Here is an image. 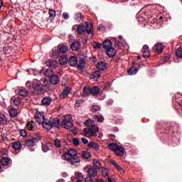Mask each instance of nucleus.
Returning a JSON list of instances; mask_svg holds the SVG:
<instances>
[{
	"label": "nucleus",
	"instance_id": "f257e3e1",
	"mask_svg": "<svg viewBox=\"0 0 182 182\" xmlns=\"http://www.w3.org/2000/svg\"><path fill=\"white\" fill-rule=\"evenodd\" d=\"M64 160H66L68 163H70L71 166H75L77 163H80V158L77 156V152L75 149H70L67 152L63 154Z\"/></svg>",
	"mask_w": 182,
	"mask_h": 182
},
{
	"label": "nucleus",
	"instance_id": "f03ea898",
	"mask_svg": "<svg viewBox=\"0 0 182 182\" xmlns=\"http://www.w3.org/2000/svg\"><path fill=\"white\" fill-rule=\"evenodd\" d=\"M86 26L80 24L77 27V33L78 35H85V33H87L88 35H90L92 33V36H93V25L90 24V28H89V22H85Z\"/></svg>",
	"mask_w": 182,
	"mask_h": 182
},
{
	"label": "nucleus",
	"instance_id": "7ed1b4c3",
	"mask_svg": "<svg viewBox=\"0 0 182 182\" xmlns=\"http://www.w3.org/2000/svg\"><path fill=\"white\" fill-rule=\"evenodd\" d=\"M99 132H100V130L99 129V127L85 128L83 129L84 136L85 137H89V138L96 137Z\"/></svg>",
	"mask_w": 182,
	"mask_h": 182
},
{
	"label": "nucleus",
	"instance_id": "20e7f679",
	"mask_svg": "<svg viewBox=\"0 0 182 182\" xmlns=\"http://www.w3.org/2000/svg\"><path fill=\"white\" fill-rule=\"evenodd\" d=\"M61 126L62 127H64V129H67V130L72 129V126H73V119L72 118V115H65L63 122H61Z\"/></svg>",
	"mask_w": 182,
	"mask_h": 182
},
{
	"label": "nucleus",
	"instance_id": "39448f33",
	"mask_svg": "<svg viewBox=\"0 0 182 182\" xmlns=\"http://www.w3.org/2000/svg\"><path fill=\"white\" fill-rule=\"evenodd\" d=\"M1 164L4 167H11L12 166V159L11 158H9L8 156H2L1 159H0Z\"/></svg>",
	"mask_w": 182,
	"mask_h": 182
},
{
	"label": "nucleus",
	"instance_id": "423d86ee",
	"mask_svg": "<svg viewBox=\"0 0 182 182\" xmlns=\"http://www.w3.org/2000/svg\"><path fill=\"white\" fill-rule=\"evenodd\" d=\"M164 44L161 43H156L154 47H153V50L156 52V53H159V55L163 53V50H164Z\"/></svg>",
	"mask_w": 182,
	"mask_h": 182
},
{
	"label": "nucleus",
	"instance_id": "0eeeda50",
	"mask_svg": "<svg viewBox=\"0 0 182 182\" xmlns=\"http://www.w3.org/2000/svg\"><path fill=\"white\" fill-rule=\"evenodd\" d=\"M46 66L50 68L52 70L53 69H56L58 68V65H59V62L53 60H48V61L46 62Z\"/></svg>",
	"mask_w": 182,
	"mask_h": 182
},
{
	"label": "nucleus",
	"instance_id": "6e6552de",
	"mask_svg": "<svg viewBox=\"0 0 182 182\" xmlns=\"http://www.w3.org/2000/svg\"><path fill=\"white\" fill-rule=\"evenodd\" d=\"M43 129H46V130H52L53 129L52 124V120L44 118V121L43 122Z\"/></svg>",
	"mask_w": 182,
	"mask_h": 182
},
{
	"label": "nucleus",
	"instance_id": "1a4fd4ad",
	"mask_svg": "<svg viewBox=\"0 0 182 182\" xmlns=\"http://www.w3.org/2000/svg\"><path fill=\"white\" fill-rule=\"evenodd\" d=\"M100 94V88L97 86L91 87L90 95L94 97H98Z\"/></svg>",
	"mask_w": 182,
	"mask_h": 182
},
{
	"label": "nucleus",
	"instance_id": "9d476101",
	"mask_svg": "<svg viewBox=\"0 0 182 182\" xmlns=\"http://www.w3.org/2000/svg\"><path fill=\"white\" fill-rule=\"evenodd\" d=\"M33 87H34V90L38 92V93L43 92V84L41 82L33 83Z\"/></svg>",
	"mask_w": 182,
	"mask_h": 182
},
{
	"label": "nucleus",
	"instance_id": "9b49d317",
	"mask_svg": "<svg viewBox=\"0 0 182 182\" xmlns=\"http://www.w3.org/2000/svg\"><path fill=\"white\" fill-rule=\"evenodd\" d=\"M141 52L143 58H150L151 53L150 49L149 48V46L144 45L141 49Z\"/></svg>",
	"mask_w": 182,
	"mask_h": 182
},
{
	"label": "nucleus",
	"instance_id": "f8f14e48",
	"mask_svg": "<svg viewBox=\"0 0 182 182\" xmlns=\"http://www.w3.org/2000/svg\"><path fill=\"white\" fill-rule=\"evenodd\" d=\"M71 91H72L71 87H65L60 95V99H66V97L69 96V93H70Z\"/></svg>",
	"mask_w": 182,
	"mask_h": 182
},
{
	"label": "nucleus",
	"instance_id": "ddd939ff",
	"mask_svg": "<svg viewBox=\"0 0 182 182\" xmlns=\"http://www.w3.org/2000/svg\"><path fill=\"white\" fill-rule=\"evenodd\" d=\"M100 76H102V72H100V70H96L92 73L90 79H92L93 80H97L100 79Z\"/></svg>",
	"mask_w": 182,
	"mask_h": 182
},
{
	"label": "nucleus",
	"instance_id": "4468645a",
	"mask_svg": "<svg viewBox=\"0 0 182 182\" xmlns=\"http://www.w3.org/2000/svg\"><path fill=\"white\" fill-rule=\"evenodd\" d=\"M74 19L77 22H83L85 16L80 11H77L74 14Z\"/></svg>",
	"mask_w": 182,
	"mask_h": 182
},
{
	"label": "nucleus",
	"instance_id": "2eb2a0df",
	"mask_svg": "<svg viewBox=\"0 0 182 182\" xmlns=\"http://www.w3.org/2000/svg\"><path fill=\"white\" fill-rule=\"evenodd\" d=\"M88 177L87 178H92L93 177H96L97 176V171L93 168H90L87 170Z\"/></svg>",
	"mask_w": 182,
	"mask_h": 182
},
{
	"label": "nucleus",
	"instance_id": "dca6fc26",
	"mask_svg": "<svg viewBox=\"0 0 182 182\" xmlns=\"http://www.w3.org/2000/svg\"><path fill=\"white\" fill-rule=\"evenodd\" d=\"M50 83L54 85L59 83V75H58V74L51 75L50 77Z\"/></svg>",
	"mask_w": 182,
	"mask_h": 182
},
{
	"label": "nucleus",
	"instance_id": "f3484780",
	"mask_svg": "<svg viewBox=\"0 0 182 182\" xmlns=\"http://www.w3.org/2000/svg\"><path fill=\"white\" fill-rule=\"evenodd\" d=\"M87 147H89V149H93L97 151V150H100V145L95 141H91L88 143Z\"/></svg>",
	"mask_w": 182,
	"mask_h": 182
},
{
	"label": "nucleus",
	"instance_id": "a211bd4d",
	"mask_svg": "<svg viewBox=\"0 0 182 182\" xmlns=\"http://www.w3.org/2000/svg\"><path fill=\"white\" fill-rule=\"evenodd\" d=\"M106 53L109 58H114V56H116L117 51L114 48L111 47L106 50Z\"/></svg>",
	"mask_w": 182,
	"mask_h": 182
},
{
	"label": "nucleus",
	"instance_id": "6ab92c4d",
	"mask_svg": "<svg viewBox=\"0 0 182 182\" xmlns=\"http://www.w3.org/2000/svg\"><path fill=\"white\" fill-rule=\"evenodd\" d=\"M24 145L26 146L27 149H31L36 145V142L34 140H33L32 139H27V140H26Z\"/></svg>",
	"mask_w": 182,
	"mask_h": 182
},
{
	"label": "nucleus",
	"instance_id": "aec40b11",
	"mask_svg": "<svg viewBox=\"0 0 182 182\" xmlns=\"http://www.w3.org/2000/svg\"><path fill=\"white\" fill-rule=\"evenodd\" d=\"M80 41H74L71 43L70 48L73 51H77L80 49Z\"/></svg>",
	"mask_w": 182,
	"mask_h": 182
},
{
	"label": "nucleus",
	"instance_id": "412c9836",
	"mask_svg": "<svg viewBox=\"0 0 182 182\" xmlns=\"http://www.w3.org/2000/svg\"><path fill=\"white\" fill-rule=\"evenodd\" d=\"M52 103V98L50 97H45L41 100V105L43 106H49Z\"/></svg>",
	"mask_w": 182,
	"mask_h": 182
},
{
	"label": "nucleus",
	"instance_id": "4be33fe9",
	"mask_svg": "<svg viewBox=\"0 0 182 182\" xmlns=\"http://www.w3.org/2000/svg\"><path fill=\"white\" fill-rule=\"evenodd\" d=\"M90 86H85L82 89V97H87V96H90Z\"/></svg>",
	"mask_w": 182,
	"mask_h": 182
},
{
	"label": "nucleus",
	"instance_id": "5701e85b",
	"mask_svg": "<svg viewBox=\"0 0 182 182\" xmlns=\"http://www.w3.org/2000/svg\"><path fill=\"white\" fill-rule=\"evenodd\" d=\"M42 150L44 153H46L50 150L52 147V144L49 142H44V144H42Z\"/></svg>",
	"mask_w": 182,
	"mask_h": 182
},
{
	"label": "nucleus",
	"instance_id": "b1692460",
	"mask_svg": "<svg viewBox=\"0 0 182 182\" xmlns=\"http://www.w3.org/2000/svg\"><path fill=\"white\" fill-rule=\"evenodd\" d=\"M102 46H103L104 49L106 50L109 49L110 48H112V46H113V43H112V41L110 40L106 39L103 42Z\"/></svg>",
	"mask_w": 182,
	"mask_h": 182
},
{
	"label": "nucleus",
	"instance_id": "393cba45",
	"mask_svg": "<svg viewBox=\"0 0 182 182\" xmlns=\"http://www.w3.org/2000/svg\"><path fill=\"white\" fill-rule=\"evenodd\" d=\"M115 154L117 156H120L121 157H123L124 155V148L122 146H118V148L116 149Z\"/></svg>",
	"mask_w": 182,
	"mask_h": 182
},
{
	"label": "nucleus",
	"instance_id": "a878e982",
	"mask_svg": "<svg viewBox=\"0 0 182 182\" xmlns=\"http://www.w3.org/2000/svg\"><path fill=\"white\" fill-rule=\"evenodd\" d=\"M68 63L70 66H76L77 65V58L76 56H71L68 60Z\"/></svg>",
	"mask_w": 182,
	"mask_h": 182
},
{
	"label": "nucleus",
	"instance_id": "bb28decb",
	"mask_svg": "<svg viewBox=\"0 0 182 182\" xmlns=\"http://www.w3.org/2000/svg\"><path fill=\"white\" fill-rule=\"evenodd\" d=\"M48 15L50 21H53L56 18V11L55 9H50L48 10Z\"/></svg>",
	"mask_w": 182,
	"mask_h": 182
},
{
	"label": "nucleus",
	"instance_id": "cd10ccee",
	"mask_svg": "<svg viewBox=\"0 0 182 182\" xmlns=\"http://www.w3.org/2000/svg\"><path fill=\"white\" fill-rule=\"evenodd\" d=\"M97 69H99V70H105V69H107V65H106V63H105L104 61H100L97 63Z\"/></svg>",
	"mask_w": 182,
	"mask_h": 182
},
{
	"label": "nucleus",
	"instance_id": "c85d7f7f",
	"mask_svg": "<svg viewBox=\"0 0 182 182\" xmlns=\"http://www.w3.org/2000/svg\"><path fill=\"white\" fill-rule=\"evenodd\" d=\"M84 124L88 127H97V124L95 123V121H92L91 119H87Z\"/></svg>",
	"mask_w": 182,
	"mask_h": 182
},
{
	"label": "nucleus",
	"instance_id": "c756f323",
	"mask_svg": "<svg viewBox=\"0 0 182 182\" xmlns=\"http://www.w3.org/2000/svg\"><path fill=\"white\" fill-rule=\"evenodd\" d=\"M51 122L53 124V127H57L59 129V126H60V119L59 118H53L51 119Z\"/></svg>",
	"mask_w": 182,
	"mask_h": 182
},
{
	"label": "nucleus",
	"instance_id": "7c9ffc66",
	"mask_svg": "<svg viewBox=\"0 0 182 182\" xmlns=\"http://www.w3.org/2000/svg\"><path fill=\"white\" fill-rule=\"evenodd\" d=\"M2 124H8V118H6V116L4 114H0V125Z\"/></svg>",
	"mask_w": 182,
	"mask_h": 182
},
{
	"label": "nucleus",
	"instance_id": "2f4dec72",
	"mask_svg": "<svg viewBox=\"0 0 182 182\" xmlns=\"http://www.w3.org/2000/svg\"><path fill=\"white\" fill-rule=\"evenodd\" d=\"M18 95L22 97H26L29 95V91L25 88L20 89L18 91Z\"/></svg>",
	"mask_w": 182,
	"mask_h": 182
},
{
	"label": "nucleus",
	"instance_id": "473e14b6",
	"mask_svg": "<svg viewBox=\"0 0 182 182\" xmlns=\"http://www.w3.org/2000/svg\"><path fill=\"white\" fill-rule=\"evenodd\" d=\"M92 119L94 122H99V123H103L105 122V117L100 115H93Z\"/></svg>",
	"mask_w": 182,
	"mask_h": 182
},
{
	"label": "nucleus",
	"instance_id": "72a5a7b5",
	"mask_svg": "<svg viewBox=\"0 0 182 182\" xmlns=\"http://www.w3.org/2000/svg\"><path fill=\"white\" fill-rule=\"evenodd\" d=\"M111 164H112V166H114L115 168L118 170V171H124V170H123V168H122V166H120V165L116 161H111Z\"/></svg>",
	"mask_w": 182,
	"mask_h": 182
},
{
	"label": "nucleus",
	"instance_id": "f704fd0d",
	"mask_svg": "<svg viewBox=\"0 0 182 182\" xmlns=\"http://www.w3.org/2000/svg\"><path fill=\"white\" fill-rule=\"evenodd\" d=\"M36 143H38L41 140V132H34L33 138L31 139Z\"/></svg>",
	"mask_w": 182,
	"mask_h": 182
},
{
	"label": "nucleus",
	"instance_id": "c9c22d12",
	"mask_svg": "<svg viewBox=\"0 0 182 182\" xmlns=\"http://www.w3.org/2000/svg\"><path fill=\"white\" fill-rule=\"evenodd\" d=\"M86 66V61L85 59L80 58L79 64L77 65V69H83Z\"/></svg>",
	"mask_w": 182,
	"mask_h": 182
},
{
	"label": "nucleus",
	"instance_id": "e433bc0d",
	"mask_svg": "<svg viewBox=\"0 0 182 182\" xmlns=\"http://www.w3.org/2000/svg\"><path fill=\"white\" fill-rule=\"evenodd\" d=\"M12 147L14 150H21L22 149V144L20 141H16L12 144Z\"/></svg>",
	"mask_w": 182,
	"mask_h": 182
},
{
	"label": "nucleus",
	"instance_id": "4c0bfd02",
	"mask_svg": "<svg viewBox=\"0 0 182 182\" xmlns=\"http://www.w3.org/2000/svg\"><path fill=\"white\" fill-rule=\"evenodd\" d=\"M35 119L37 123H38L39 124H43V122L45 120V117L43 115H40V117L36 116Z\"/></svg>",
	"mask_w": 182,
	"mask_h": 182
},
{
	"label": "nucleus",
	"instance_id": "58836bf2",
	"mask_svg": "<svg viewBox=\"0 0 182 182\" xmlns=\"http://www.w3.org/2000/svg\"><path fill=\"white\" fill-rule=\"evenodd\" d=\"M92 164L95 168H102V163L100 162V161L97 159H94L92 161Z\"/></svg>",
	"mask_w": 182,
	"mask_h": 182
},
{
	"label": "nucleus",
	"instance_id": "ea45409f",
	"mask_svg": "<svg viewBox=\"0 0 182 182\" xmlns=\"http://www.w3.org/2000/svg\"><path fill=\"white\" fill-rule=\"evenodd\" d=\"M68 56L63 55L59 58L60 65H66L68 63Z\"/></svg>",
	"mask_w": 182,
	"mask_h": 182
},
{
	"label": "nucleus",
	"instance_id": "a19ab883",
	"mask_svg": "<svg viewBox=\"0 0 182 182\" xmlns=\"http://www.w3.org/2000/svg\"><path fill=\"white\" fill-rule=\"evenodd\" d=\"M137 72H139L137 68L132 67L128 70V75L132 76L133 75H136Z\"/></svg>",
	"mask_w": 182,
	"mask_h": 182
},
{
	"label": "nucleus",
	"instance_id": "79ce46f5",
	"mask_svg": "<svg viewBox=\"0 0 182 182\" xmlns=\"http://www.w3.org/2000/svg\"><path fill=\"white\" fill-rule=\"evenodd\" d=\"M9 113L11 117H16V116H18V111L14 108H11Z\"/></svg>",
	"mask_w": 182,
	"mask_h": 182
},
{
	"label": "nucleus",
	"instance_id": "37998d69",
	"mask_svg": "<svg viewBox=\"0 0 182 182\" xmlns=\"http://www.w3.org/2000/svg\"><path fill=\"white\" fill-rule=\"evenodd\" d=\"M59 52L60 53H66V52H68V50H69V47L68 46H61L60 47H59Z\"/></svg>",
	"mask_w": 182,
	"mask_h": 182
},
{
	"label": "nucleus",
	"instance_id": "c03bdc74",
	"mask_svg": "<svg viewBox=\"0 0 182 182\" xmlns=\"http://www.w3.org/2000/svg\"><path fill=\"white\" fill-rule=\"evenodd\" d=\"M118 147H119V145H117V144H114V143H112L108 145V149H109V150H112V151H114V153H115L116 149Z\"/></svg>",
	"mask_w": 182,
	"mask_h": 182
},
{
	"label": "nucleus",
	"instance_id": "a18cd8bd",
	"mask_svg": "<svg viewBox=\"0 0 182 182\" xmlns=\"http://www.w3.org/2000/svg\"><path fill=\"white\" fill-rule=\"evenodd\" d=\"M54 146L57 149H60L62 147V144L60 143V140L59 139H55L54 140Z\"/></svg>",
	"mask_w": 182,
	"mask_h": 182
},
{
	"label": "nucleus",
	"instance_id": "49530a36",
	"mask_svg": "<svg viewBox=\"0 0 182 182\" xmlns=\"http://www.w3.org/2000/svg\"><path fill=\"white\" fill-rule=\"evenodd\" d=\"M60 55V52L59 50H54L51 53L52 58H54V59H58Z\"/></svg>",
	"mask_w": 182,
	"mask_h": 182
},
{
	"label": "nucleus",
	"instance_id": "de8ad7c7",
	"mask_svg": "<svg viewBox=\"0 0 182 182\" xmlns=\"http://www.w3.org/2000/svg\"><path fill=\"white\" fill-rule=\"evenodd\" d=\"M26 127L29 130V132H35V130H36V128L33 127V125L31 122L27 123Z\"/></svg>",
	"mask_w": 182,
	"mask_h": 182
},
{
	"label": "nucleus",
	"instance_id": "09e8293b",
	"mask_svg": "<svg viewBox=\"0 0 182 182\" xmlns=\"http://www.w3.org/2000/svg\"><path fill=\"white\" fill-rule=\"evenodd\" d=\"M92 46L94 47V49H99L100 48H102V43H99V42H96L94 41L92 43Z\"/></svg>",
	"mask_w": 182,
	"mask_h": 182
},
{
	"label": "nucleus",
	"instance_id": "8fccbe9b",
	"mask_svg": "<svg viewBox=\"0 0 182 182\" xmlns=\"http://www.w3.org/2000/svg\"><path fill=\"white\" fill-rule=\"evenodd\" d=\"M176 55L177 58L182 59V47H179L176 51Z\"/></svg>",
	"mask_w": 182,
	"mask_h": 182
},
{
	"label": "nucleus",
	"instance_id": "3c124183",
	"mask_svg": "<svg viewBox=\"0 0 182 182\" xmlns=\"http://www.w3.org/2000/svg\"><path fill=\"white\" fill-rule=\"evenodd\" d=\"M13 103L14 105H15V106H19L21 103H22V99H21L20 97H17L14 100H13Z\"/></svg>",
	"mask_w": 182,
	"mask_h": 182
},
{
	"label": "nucleus",
	"instance_id": "603ef678",
	"mask_svg": "<svg viewBox=\"0 0 182 182\" xmlns=\"http://www.w3.org/2000/svg\"><path fill=\"white\" fill-rule=\"evenodd\" d=\"M53 72V70L50 68H48L44 71V75L46 76V77H49L50 75V73Z\"/></svg>",
	"mask_w": 182,
	"mask_h": 182
},
{
	"label": "nucleus",
	"instance_id": "864d4df0",
	"mask_svg": "<svg viewBox=\"0 0 182 182\" xmlns=\"http://www.w3.org/2000/svg\"><path fill=\"white\" fill-rule=\"evenodd\" d=\"M82 157L83 159H85L86 160H87V159H90L91 155L90 153H89V151H83L82 152Z\"/></svg>",
	"mask_w": 182,
	"mask_h": 182
},
{
	"label": "nucleus",
	"instance_id": "5fc2aeb1",
	"mask_svg": "<svg viewBox=\"0 0 182 182\" xmlns=\"http://www.w3.org/2000/svg\"><path fill=\"white\" fill-rule=\"evenodd\" d=\"M100 110V107L99 105H92L91 111L92 112H99Z\"/></svg>",
	"mask_w": 182,
	"mask_h": 182
},
{
	"label": "nucleus",
	"instance_id": "6e6d98bb",
	"mask_svg": "<svg viewBox=\"0 0 182 182\" xmlns=\"http://www.w3.org/2000/svg\"><path fill=\"white\" fill-rule=\"evenodd\" d=\"M75 176L77 177L78 180H83L85 178V177L83 176V173L80 172H75Z\"/></svg>",
	"mask_w": 182,
	"mask_h": 182
},
{
	"label": "nucleus",
	"instance_id": "4d7b16f0",
	"mask_svg": "<svg viewBox=\"0 0 182 182\" xmlns=\"http://www.w3.org/2000/svg\"><path fill=\"white\" fill-rule=\"evenodd\" d=\"M137 21L138 22H146V21H147V17L139 16V17H137Z\"/></svg>",
	"mask_w": 182,
	"mask_h": 182
},
{
	"label": "nucleus",
	"instance_id": "13d9d810",
	"mask_svg": "<svg viewBox=\"0 0 182 182\" xmlns=\"http://www.w3.org/2000/svg\"><path fill=\"white\" fill-rule=\"evenodd\" d=\"M73 144L74 146H79V144H80V142H79V139L77 138H73Z\"/></svg>",
	"mask_w": 182,
	"mask_h": 182
},
{
	"label": "nucleus",
	"instance_id": "bf43d9fd",
	"mask_svg": "<svg viewBox=\"0 0 182 182\" xmlns=\"http://www.w3.org/2000/svg\"><path fill=\"white\" fill-rule=\"evenodd\" d=\"M26 130V129H21L20 130V136L22 137H26L27 136Z\"/></svg>",
	"mask_w": 182,
	"mask_h": 182
},
{
	"label": "nucleus",
	"instance_id": "052dcab7",
	"mask_svg": "<svg viewBox=\"0 0 182 182\" xmlns=\"http://www.w3.org/2000/svg\"><path fill=\"white\" fill-rule=\"evenodd\" d=\"M102 176H103V177H106L107 176H109V170L107 169H105L102 171Z\"/></svg>",
	"mask_w": 182,
	"mask_h": 182
},
{
	"label": "nucleus",
	"instance_id": "680f3d73",
	"mask_svg": "<svg viewBox=\"0 0 182 182\" xmlns=\"http://www.w3.org/2000/svg\"><path fill=\"white\" fill-rule=\"evenodd\" d=\"M63 18L65 20L69 19V14H68L67 12H64L63 14Z\"/></svg>",
	"mask_w": 182,
	"mask_h": 182
},
{
	"label": "nucleus",
	"instance_id": "e2e57ef3",
	"mask_svg": "<svg viewBox=\"0 0 182 182\" xmlns=\"http://www.w3.org/2000/svg\"><path fill=\"white\" fill-rule=\"evenodd\" d=\"M81 140H82L83 144H87V143H89V140H87V139H86V138L82 137V138H81Z\"/></svg>",
	"mask_w": 182,
	"mask_h": 182
},
{
	"label": "nucleus",
	"instance_id": "0e129e2a",
	"mask_svg": "<svg viewBox=\"0 0 182 182\" xmlns=\"http://www.w3.org/2000/svg\"><path fill=\"white\" fill-rule=\"evenodd\" d=\"M85 182H94V181L90 178H85Z\"/></svg>",
	"mask_w": 182,
	"mask_h": 182
},
{
	"label": "nucleus",
	"instance_id": "69168bd1",
	"mask_svg": "<svg viewBox=\"0 0 182 182\" xmlns=\"http://www.w3.org/2000/svg\"><path fill=\"white\" fill-rule=\"evenodd\" d=\"M68 130H70L72 133H75L76 129L73 128V126H72V128H69Z\"/></svg>",
	"mask_w": 182,
	"mask_h": 182
},
{
	"label": "nucleus",
	"instance_id": "338daca9",
	"mask_svg": "<svg viewBox=\"0 0 182 182\" xmlns=\"http://www.w3.org/2000/svg\"><path fill=\"white\" fill-rule=\"evenodd\" d=\"M76 107H80V100H77L75 103Z\"/></svg>",
	"mask_w": 182,
	"mask_h": 182
},
{
	"label": "nucleus",
	"instance_id": "774afa93",
	"mask_svg": "<svg viewBox=\"0 0 182 182\" xmlns=\"http://www.w3.org/2000/svg\"><path fill=\"white\" fill-rule=\"evenodd\" d=\"M96 182H105V181H103V179H102V178H97L96 180Z\"/></svg>",
	"mask_w": 182,
	"mask_h": 182
}]
</instances>
